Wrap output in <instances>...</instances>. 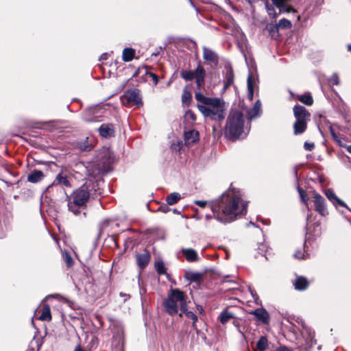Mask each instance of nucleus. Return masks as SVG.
Instances as JSON below:
<instances>
[{"label": "nucleus", "mask_w": 351, "mask_h": 351, "mask_svg": "<svg viewBox=\"0 0 351 351\" xmlns=\"http://www.w3.org/2000/svg\"><path fill=\"white\" fill-rule=\"evenodd\" d=\"M194 204L201 208L209 204L216 219L223 223H230L239 215L246 213L247 204L242 199L241 192L234 189H229L216 199L195 200Z\"/></svg>", "instance_id": "f257e3e1"}, {"label": "nucleus", "mask_w": 351, "mask_h": 351, "mask_svg": "<svg viewBox=\"0 0 351 351\" xmlns=\"http://www.w3.org/2000/svg\"><path fill=\"white\" fill-rule=\"evenodd\" d=\"M195 98L197 108L205 118L219 121L225 118L226 106L222 99L206 97L199 92L195 93Z\"/></svg>", "instance_id": "f03ea898"}, {"label": "nucleus", "mask_w": 351, "mask_h": 351, "mask_svg": "<svg viewBox=\"0 0 351 351\" xmlns=\"http://www.w3.org/2000/svg\"><path fill=\"white\" fill-rule=\"evenodd\" d=\"M90 197V190L87 184H83L66 197L69 210L75 215H78Z\"/></svg>", "instance_id": "7ed1b4c3"}, {"label": "nucleus", "mask_w": 351, "mask_h": 351, "mask_svg": "<svg viewBox=\"0 0 351 351\" xmlns=\"http://www.w3.org/2000/svg\"><path fill=\"white\" fill-rule=\"evenodd\" d=\"M186 304V296L184 293L178 289H172L163 302V307L168 314L173 316L178 313L179 309L181 311L184 309Z\"/></svg>", "instance_id": "20e7f679"}, {"label": "nucleus", "mask_w": 351, "mask_h": 351, "mask_svg": "<svg viewBox=\"0 0 351 351\" xmlns=\"http://www.w3.org/2000/svg\"><path fill=\"white\" fill-rule=\"evenodd\" d=\"M244 119L241 112L231 111L228 117L226 125V134L230 138L235 140L243 133Z\"/></svg>", "instance_id": "39448f33"}, {"label": "nucleus", "mask_w": 351, "mask_h": 351, "mask_svg": "<svg viewBox=\"0 0 351 351\" xmlns=\"http://www.w3.org/2000/svg\"><path fill=\"white\" fill-rule=\"evenodd\" d=\"M293 110L295 118V121L293 123L294 134H301L306 130L307 123L310 121L311 114L304 106L300 105H295Z\"/></svg>", "instance_id": "423d86ee"}, {"label": "nucleus", "mask_w": 351, "mask_h": 351, "mask_svg": "<svg viewBox=\"0 0 351 351\" xmlns=\"http://www.w3.org/2000/svg\"><path fill=\"white\" fill-rule=\"evenodd\" d=\"M121 103L126 106H135L136 107H141L143 106L140 91L136 88L127 90L121 97Z\"/></svg>", "instance_id": "0eeeda50"}, {"label": "nucleus", "mask_w": 351, "mask_h": 351, "mask_svg": "<svg viewBox=\"0 0 351 351\" xmlns=\"http://www.w3.org/2000/svg\"><path fill=\"white\" fill-rule=\"evenodd\" d=\"M312 197L313 199L315 210L322 216L327 215L328 212L326 206L324 198L315 191H313Z\"/></svg>", "instance_id": "6e6552de"}, {"label": "nucleus", "mask_w": 351, "mask_h": 351, "mask_svg": "<svg viewBox=\"0 0 351 351\" xmlns=\"http://www.w3.org/2000/svg\"><path fill=\"white\" fill-rule=\"evenodd\" d=\"M51 186H61L71 188V184L69 180L67 172L65 170L62 169L56 176Z\"/></svg>", "instance_id": "1a4fd4ad"}, {"label": "nucleus", "mask_w": 351, "mask_h": 351, "mask_svg": "<svg viewBox=\"0 0 351 351\" xmlns=\"http://www.w3.org/2000/svg\"><path fill=\"white\" fill-rule=\"evenodd\" d=\"M203 58L215 65H217L219 63V57L217 53L206 47H203Z\"/></svg>", "instance_id": "9d476101"}, {"label": "nucleus", "mask_w": 351, "mask_h": 351, "mask_svg": "<svg viewBox=\"0 0 351 351\" xmlns=\"http://www.w3.org/2000/svg\"><path fill=\"white\" fill-rule=\"evenodd\" d=\"M234 75L231 66H226L223 75V90H226L234 83Z\"/></svg>", "instance_id": "9b49d317"}, {"label": "nucleus", "mask_w": 351, "mask_h": 351, "mask_svg": "<svg viewBox=\"0 0 351 351\" xmlns=\"http://www.w3.org/2000/svg\"><path fill=\"white\" fill-rule=\"evenodd\" d=\"M193 74L197 86L199 89L204 84L206 72L204 67L201 64H198L196 69L193 71Z\"/></svg>", "instance_id": "f8f14e48"}, {"label": "nucleus", "mask_w": 351, "mask_h": 351, "mask_svg": "<svg viewBox=\"0 0 351 351\" xmlns=\"http://www.w3.org/2000/svg\"><path fill=\"white\" fill-rule=\"evenodd\" d=\"M262 114L261 103L257 100L252 108L246 111V117L249 120L258 117Z\"/></svg>", "instance_id": "ddd939ff"}, {"label": "nucleus", "mask_w": 351, "mask_h": 351, "mask_svg": "<svg viewBox=\"0 0 351 351\" xmlns=\"http://www.w3.org/2000/svg\"><path fill=\"white\" fill-rule=\"evenodd\" d=\"M199 139V133L195 130H190L184 132V141L187 145L194 144Z\"/></svg>", "instance_id": "4468645a"}, {"label": "nucleus", "mask_w": 351, "mask_h": 351, "mask_svg": "<svg viewBox=\"0 0 351 351\" xmlns=\"http://www.w3.org/2000/svg\"><path fill=\"white\" fill-rule=\"evenodd\" d=\"M251 313L263 324H268L269 322V315L264 308H256L251 312Z\"/></svg>", "instance_id": "2eb2a0df"}, {"label": "nucleus", "mask_w": 351, "mask_h": 351, "mask_svg": "<svg viewBox=\"0 0 351 351\" xmlns=\"http://www.w3.org/2000/svg\"><path fill=\"white\" fill-rule=\"evenodd\" d=\"M136 259L138 266L143 269L148 265L150 261V255L147 252H145L142 254H136Z\"/></svg>", "instance_id": "dca6fc26"}, {"label": "nucleus", "mask_w": 351, "mask_h": 351, "mask_svg": "<svg viewBox=\"0 0 351 351\" xmlns=\"http://www.w3.org/2000/svg\"><path fill=\"white\" fill-rule=\"evenodd\" d=\"M309 285V282L306 278L303 276L297 277L295 282H293V286L296 290L303 291L308 288Z\"/></svg>", "instance_id": "f3484780"}, {"label": "nucleus", "mask_w": 351, "mask_h": 351, "mask_svg": "<svg viewBox=\"0 0 351 351\" xmlns=\"http://www.w3.org/2000/svg\"><path fill=\"white\" fill-rule=\"evenodd\" d=\"M182 252L187 261L195 262L198 261V255L195 250L192 248H182Z\"/></svg>", "instance_id": "a211bd4d"}, {"label": "nucleus", "mask_w": 351, "mask_h": 351, "mask_svg": "<svg viewBox=\"0 0 351 351\" xmlns=\"http://www.w3.org/2000/svg\"><path fill=\"white\" fill-rule=\"evenodd\" d=\"M99 134L103 137L114 135V128L112 124H102L99 128Z\"/></svg>", "instance_id": "6ab92c4d"}, {"label": "nucleus", "mask_w": 351, "mask_h": 351, "mask_svg": "<svg viewBox=\"0 0 351 351\" xmlns=\"http://www.w3.org/2000/svg\"><path fill=\"white\" fill-rule=\"evenodd\" d=\"M45 177L43 171L40 170H34L27 176V181L31 183H37L42 180Z\"/></svg>", "instance_id": "aec40b11"}, {"label": "nucleus", "mask_w": 351, "mask_h": 351, "mask_svg": "<svg viewBox=\"0 0 351 351\" xmlns=\"http://www.w3.org/2000/svg\"><path fill=\"white\" fill-rule=\"evenodd\" d=\"M272 4L279 8L280 12H289L291 8L289 5L287 4V0H271Z\"/></svg>", "instance_id": "412c9836"}, {"label": "nucleus", "mask_w": 351, "mask_h": 351, "mask_svg": "<svg viewBox=\"0 0 351 351\" xmlns=\"http://www.w3.org/2000/svg\"><path fill=\"white\" fill-rule=\"evenodd\" d=\"M182 314H184L189 319L193 320V328L197 329L196 322L197 321V316L192 311H188L187 305L185 306L184 309H182V313L179 314L180 317H182Z\"/></svg>", "instance_id": "4be33fe9"}, {"label": "nucleus", "mask_w": 351, "mask_h": 351, "mask_svg": "<svg viewBox=\"0 0 351 351\" xmlns=\"http://www.w3.org/2000/svg\"><path fill=\"white\" fill-rule=\"evenodd\" d=\"M268 347V341L266 337L261 336L258 340L254 351H265Z\"/></svg>", "instance_id": "5701e85b"}, {"label": "nucleus", "mask_w": 351, "mask_h": 351, "mask_svg": "<svg viewBox=\"0 0 351 351\" xmlns=\"http://www.w3.org/2000/svg\"><path fill=\"white\" fill-rule=\"evenodd\" d=\"M234 317V315L232 313L228 310H224L220 313L219 319L221 324H225Z\"/></svg>", "instance_id": "b1692460"}, {"label": "nucleus", "mask_w": 351, "mask_h": 351, "mask_svg": "<svg viewBox=\"0 0 351 351\" xmlns=\"http://www.w3.org/2000/svg\"><path fill=\"white\" fill-rule=\"evenodd\" d=\"M135 51L132 48H125L123 51L122 59L124 62H130L134 57Z\"/></svg>", "instance_id": "393cba45"}, {"label": "nucleus", "mask_w": 351, "mask_h": 351, "mask_svg": "<svg viewBox=\"0 0 351 351\" xmlns=\"http://www.w3.org/2000/svg\"><path fill=\"white\" fill-rule=\"evenodd\" d=\"M40 320L49 321L51 319V310L49 305H44L42 308L41 315L38 317Z\"/></svg>", "instance_id": "a878e982"}, {"label": "nucleus", "mask_w": 351, "mask_h": 351, "mask_svg": "<svg viewBox=\"0 0 351 351\" xmlns=\"http://www.w3.org/2000/svg\"><path fill=\"white\" fill-rule=\"evenodd\" d=\"M181 198V195L178 193H172L166 198L168 205H173L177 203Z\"/></svg>", "instance_id": "bb28decb"}, {"label": "nucleus", "mask_w": 351, "mask_h": 351, "mask_svg": "<svg viewBox=\"0 0 351 351\" xmlns=\"http://www.w3.org/2000/svg\"><path fill=\"white\" fill-rule=\"evenodd\" d=\"M265 6L268 15L272 19H276L278 14L276 12L274 5H270L267 0H265Z\"/></svg>", "instance_id": "cd10ccee"}, {"label": "nucleus", "mask_w": 351, "mask_h": 351, "mask_svg": "<svg viewBox=\"0 0 351 351\" xmlns=\"http://www.w3.org/2000/svg\"><path fill=\"white\" fill-rule=\"evenodd\" d=\"M298 99L300 102L306 106H311L313 103V99L310 93H306L298 96Z\"/></svg>", "instance_id": "c85d7f7f"}, {"label": "nucleus", "mask_w": 351, "mask_h": 351, "mask_svg": "<svg viewBox=\"0 0 351 351\" xmlns=\"http://www.w3.org/2000/svg\"><path fill=\"white\" fill-rule=\"evenodd\" d=\"M267 30L269 32L270 36L272 38H276L278 36V27L277 26V24L274 25L272 23L268 24L266 27Z\"/></svg>", "instance_id": "c756f323"}, {"label": "nucleus", "mask_w": 351, "mask_h": 351, "mask_svg": "<svg viewBox=\"0 0 351 351\" xmlns=\"http://www.w3.org/2000/svg\"><path fill=\"white\" fill-rule=\"evenodd\" d=\"M247 97L250 101H252L254 97V86L252 84L251 75H249L247 78Z\"/></svg>", "instance_id": "7c9ffc66"}, {"label": "nucleus", "mask_w": 351, "mask_h": 351, "mask_svg": "<svg viewBox=\"0 0 351 351\" xmlns=\"http://www.w3.org/2000/svg\"><path fill=\"white\" fill-rule=\"evenodd\" d=\"M192 99V95L191 93L186 90H184L182 95V101L185 105H189Z\"/></svg>", "instance_id": "2f4dec72"}, {"label": "nucleus", "mask_w": 351, "mask_h": 351, "mask_svg": "<svg viewBox=\"0 0 351 351\" xmlns=\"http://www.w3.org/2000/svg\"><path fill=\"white\" fill-rule=\"evenodd\" d=\"M277 26L278 27L279 29H288L291 27V23L290 21L286 19H280L279 22L277 23Z\"/></svg>", "instance_id": "473e14b6"}, {"label": "nucleus", "mask_w": 351, "mask_h": 351, "mask_svg": "<svg viewBox=\"0 0 351 351\" xmlns=\"http://www.w3.org/2000/svg\"><path fill=\"white\" fill-rule=\"evenodd\" d=\"M298 191L299 193V195H300L302 202H303L306 204V206L308 209V203H307L308 198L306 191L304 190H303L302 188H300V186L298 187Z\"/></svg>", "instance_id": "72a5a7b5"}, {"label": "nucleus", "mask_w": 351, "mask_h": 351, "mask_svg": "<svg viewBox=\"0 0 351 351\" xmlns=\"http://www.w3.org/2000/svg\"><path fill=\"white\" fill-rule=\"evenodd\" d=\"M182 77L185 80H191L194 78L193 71H182L180 73Z\"/></svg>", "instance_id": "f704fd0d"}, {"label": "nucleus", "mask_w": 351, "mask_h": 351, "mask_svg": "<svg viewBox=\"0 0 351 351\" xmlns=\"http://www.w3.org/2000/svg\"><path fill=\"white\" fill-rule=\"evenodd\" d=\"M325 195L332 203L338 197L331 189H328L325 192Z\"/></svg>", "instance_id": "c9c22d12"}, {"label": "nucleus", "mask_w": 351, "mask_h": 351, "mask_svg": "<svg viewBox=\"0 0 351 351\" xmlns=\"http://www.w3.org/2000/svg\"><path fill=\"white\" fill-rule=\"evenodd\" d=\"M155 267L159 274H164L165 273L166 269L164 263L162 261L156 262L155 264Z\"/></svg>", "instance_id": "e433bc0d"}, {"label": "nucleus", "mask_w": 351, "mask_h": 351, "mask_svg": "<svg viewBox=\"0 0 351 351\" xmlns=\"http://www.w3.org/2000/svg\"><path fill=\"white\" fill-rule=\"evenodd\" d=\"M329 130L331 134V136H332L333 139L341 146H342L341 138L335 133L333 128L330 125L329 127Z\"/></svg>", "instance_id": "4c0bfd02"}, {"label": "nucleus", "mask_w": 351, "mask_h": 351, "mask_svg": "<svg viewBox=\"0 0 351 351\" xmlns=\"http://www.w3.org/2000/svg\"><path fill=\"white\" fill-rule=\"evenodd\" d=\"M187 278L191 281L196 282L199 280L200 274L199 273L191 272L187 274Z\"/></svg>", "instance_id": "58836bf2"}, {"label": "nucleus", "mask_w": 351, "mask_h": 351, "mask_svg": "<svg viewBox=\"0 0 351 351\" xmlns=\"http://www.w3.org/2000/svg\"><path fill=\"white\" fill-rule=\"evenodd\" d=\"M332 204L335 206H342L348 208V210H350L347 204L341 199H340L339 197H337L333 202Z\"/></svg>", "instance_id": "ea45409f"}, {"label": "nucleus", "mask_w": 351, "mask_h": 351, "mask_svg": "<svg viewBox=\"0 0 351 351\" xmlns=\"http://www.w3.org/2000/svg\"><path fill=\"white\" fill-rule=\"evenodd\" d=\"M330 82L335 85H338L339 84V76L337 73H333L330 78Z\"/></svg>", "instance_id": "a19ab883"}, {"label": "nucleus", "mask_w": 351, "mask_h": 351, "mask_svg": "<svg viewBox=\"0 0 351 351\" xmlns=\"http://www.w3.org/2000/svg\"><path fill=\"white\" fill-rule=\"evenodd\" d=\"M315 147L314 143L305 142L304 144V147L306 151H312Z\"/></svg>", "instance_id": "79ce46f5"}, {"label": "nucleus", "mask_w": 351, "mask_h": 351, "mask_svg": "<svg viewBox=\"0 0 351 351\" xmlns=\"http://www.w3.org/2000/svg\"><path fill=\"white\" fill-rule=\"evenodd\" d=\"M306 332L308 334V338H309V342H308V344L309 345L310 347L313 346V345L315 343V341L313 340V337H314L313 334H312L308 330H306Z\"/></svg>", "instance_id": "37998d69"}, {"label": "nucleus", "mask_w": 351, "mask_h": 351, "mask_svg": "<svg viewBox=\"0 0 351 351\" xmlns=\"http://www.w3.org/2000/svg\"><path fill=\"white\" fill-rule=\"evenodd\" d=\"M186 117L190 118L192 121L196 120V116L191 110H188L186 112Z\"/></svg>", "instance_id": "c03bdc74"}, {"label": "nucleus", "mask_w": 351, "mask_h": 351, "mask_svg": "<svg viewBox=\"0 0 351 351\" xmlns=\"http://www.w3.org/2000/svg\"><path fill=\"white\" fill-rule=\"evenodd\" d=\"M147 75H149L152 77V79L154 82V84L155 85H156L158 82V77L157 75H156L154 73H148Z\"/></svg>", "instance_id": "a18cd8bd"}, {"label": "nucleus", "mask_w": 351, "mask_h": 351, "mask_svg": "<svg viewBox=\"0 0 351 351\" xmlns=\"http://www.w3.org/2000/svg\"><path fill=\"white\" fill-rule=\"evenodd\" d=\"M294 256H295L296 258H299V259H304V258H305L304 253V252H300V251H298V252H296L294 254Z\"/></svg>", "instance_id": "49530a36"}, {"label": "nucleus", "mask_w": 351, "mask_h": 351, "mask_svg": "<svg viewBox=\"0 0 351 351\" xmlns=\"http://www.w3.org/2000/svg\"><path fill=\"white\" fill-rule=\"evenodd\" d=\"M159 210L162 211V213H167L170 209L167 205L160 206L158 208Z\"/></svg>", "instance_id": "de8ad7c7"}, {"label": "nucleus", "mask_w": 351, "mask_h": 351, "mask_svg": "<svg viewBox=\"0 0 351 351\" xmlns=\"http://www.w3.org/2000/svg\"><path fill=\"white\" fill-rule=\"evenodd\" d=\"M80 148L83 151H88L91 149V146L90 145H82V144L80 145Z\"/></svg>", "instance_id": "09e8293b"}, {"label": "nucleus", "mask_w": 351, "mask_h": 351, "mask_svg": "<svg viewBox=\"0 0 351 351\" xmlns=\"http://www.w3.org/2000/svg\"><path fill=\"white\" fill-rule=\"evenodd\" d=\"M65 261L66 262L68 266H70L73 262L72 258L67 254L65 257Z\"/></svg>", "instance_id": "8fccbe9b"}, {"label": "nucleus", "mask_w": 351, "mask_h": 351, "mask_svg": "<svg viewBox=\"0 0 351 351\" xmlns=\"http://www.w3.org/2000/svg\"><path fill=\"white\" fill-rule=\"evenodd\" d=\"M274 351H291V350L286 347H280Z\"/></svg>", "instance_id": "3c124183"}, {"label": "nucleus", "mask_w": 351, "mask_h": 351, "mask_svg": "<svg viewBox=\"0 0 351 351\" xmlns=\"http://www.w3.org/2000/svg\"><path fill=\"white\" fill-rule=\"evenodd\" d=\"M213 218L216 219L215 217V216H214V214L213 215H206V216H205V219H206V221H209V220H210Z\"/></svg>", "instance_id": "603ef678"}, {"label": "nucleus", "mask_w": 351, "mask_h": 351, "mask_svg": "<svg viewBox=\"0 0 351 351\" xmlns=\"http://www.w3.org/2000/svg\"><path fill=\"white\" fill-rule=\"evenodd\" d=\"M120 295H121V297L125 298H124V301H126V300L130 298V295H129L125 294V293H120Z\"/></svg>", "instance_id": "864d4df0"}, {"label": "nucleus", "mask_w": 351, "mask_h": 351, "mask_svg": "<svg viewBox=\"0 0 351 351\" xmlns=\"http://www.w3.org/2000/svg\"><path fill=\"white\" fill-rule=\"evenodd\" d=\"M250 4H253L257 2L258 0H246Z\"/></svg>", "instance_id": "5fc2aeb1"}, {"label": "nucleus", "mask_w": 351, "mask_h": 351, "mask_svg": "<svg viewBox=\"0 0 351 351\" xmlns=\"http://www.w3.org/2000/svg\"><path fill=\"white\" fill-rule=\"evenodd\" d=\"M297 322H298V323H300V324H301V325L302 326V327L304 328V322L302 320V319H299V318H298Z\"/></svg>", "instance_id": "6e6d98bb"}, {"label": "nucleus", "mask_w": 351, "mask_h": 351, "mask_svg": "<svg viewBox=\"0 0 351 351\" xmlns=\"http://www.w3.org/2000/svg\"><path fill=\"white\" fill-rule=\"evenodd\" d=\"M347 150H348V152L350 154H351V145H350V146H348V147H347Z\"/></svg>", "instance_id": "4d7b16f0"}, {"label": "nucleus", "mask_w": 351, "mask_h": 351, "mask_svg": "<svg viewBox=\"0 0 351 351\" xmlns=\"http://www.w3.org/2000/svg\"><path fill=\"white\" fill-rule=\"evenodd\" d=\"M348 50L349 51H351V43L350 45H348Z\"/></svg>", "instance_id": "13d9d810"}, {"label": "nucleus", "mask_w": 351, "mask_h": 351, "mask_svg": "<svg viewBox=\"0 0 351 351\" xmlns=\"http://www.w3.org/2000/svg\"><path fill=\"white\" fill-rule=\"evenodd\" d=\"M106 55V54H105V53H104V54H103V55L101 56V58H103V59H106V58H105Z\"/></svg>", "instance_id": "bf43d9fd"}, {"label": "nucleus", "mask_w": 351, "mask_h": 351, "mask_svg": "<svg viewBox=\"0 0 351 351\" xmlns=\"http://www.w3.org/2000/svg\"><path fill=\"white\" fill-rule=\"evenodd\" d=\"M251 294H252V295L253 296V298H254V297H255V295H254V293H253V291H251Z\"/></svg>", "instance_id": "052dcab7"}, {"label": "nucleus", "mask_w": 351, "mask_h": 351, "mask_svg": "<svg viewBox=\"0 0 351 351\" xmlns=\"http://www.w3.org/2000/svg\"><path fill=\"white\" fill-rule=\"evenodd\" d=\"M27 351H34V350H33V349H32V350H27Z\"/></svg>", "instance_id": "680f3d73"}]
</instances>
